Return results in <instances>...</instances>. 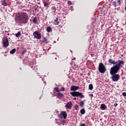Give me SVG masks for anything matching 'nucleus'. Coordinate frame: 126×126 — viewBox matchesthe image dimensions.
Listing matches in <instances>:
<instances>
[{"label":"nucleus","mask_w":126,"mask_h":126,"mask_svg":"<svg viewBox=\"0 0 126 126\" xmlns=\"http://www.w3.org/2000/svg\"><path fill=\"white\" fill-rule=\"evenodd\" d=\"M108 62L111 64H113V66L111 67L110 71V73L111 76L112 81L117 82L120 80V75L117 74L119 72V70L124 67L125 65V61L122 60H118L115 61L112 59H109Z\"/></svg>","instance_id":"1"},{"label":"nucleus","mask_w":126,"mask_h":126,"mask_svg":"<svg viewBox=\"0 0 126 126\" xmlns=\"http://www.w3.org/2000/svg\"><path fill=\"white\" fill-rule=\"evenodd\" d=\"M18 19L20 23H21L22 24H26V23L28 22L29 17H28V15L27 13L24 12H20L19 13Z\"/></svg>","instance_id":"2"},{"label":"nucleus","mask_w":126,"mask_h":126,"mask_svg":"<svg viewBox=\"0 0 126 126\" xmlns=\"http://www.w3.org/2000/svg\"><path fill=\"white\" fill-rule=\"evenodd\" d=\"M98 70L100 73H105L106 70H107L106 69V66L102 63H99Z\"/></svg>","instance_id":"3"},{"label":"nucleus","mask_w":126,"mask_h":126,"mask_svg":"<svg viewBox=\"0 0 126 126\" xmlns=\"http://www.w3.org/2000/svg\"><path fill=\"white\" fill-rule=\"evenodd\" d=\"M70 94L72 97H79L80 98H85V96L82 94V93L79 92H72Z\"/></svg>","instance_id":"4"},{"label":"nucleus","mask_w":126,"mask_h":126,"mask_svg":"<svg viewBox=\"0 0 126 126\" xmlns=\"http://www.w3.org/2000/svg\"><path fill=\"white\" fill-rule=\"evenodd\" d=\"M2 44L4 48H7L9 46V42L7 37H4L2 40Z\"/></svg>","instance_id":"5"},{"label":"nucleus","mask_w":126,"mask_h":126,"mask_svg":"<svg viewBox=\"0 0 126 126\" xmlns=\"http://www.w3.org/2000/svg\"><path fill=\"white\" fill-rule=\"evenodd\" d=\"M33 35L36 39H38V40H40V39L42 38V35H41V33H39L38 31L33 32Z\"/></svg>","instance_id":"6"},{"label":"nucleus","mask_w":126,"mask_h":126,"mask_svg":"<svg viewBox=\"0 0 126 126\" xmlns=\"http://www.w3.org/2000/svg\"><path fill=\"white\" fill-rule=\"evenodd\" d=\"M66 109H71L72 107V103L71 101H69L67 103V104L65 105Z\"/></svg>","instance_id":"7"},{"label":"nucleus","mask_w":126,"mask_h":126,"mask_svg":"<svg viewBox=\"0 0 126 126\" xmlns=\"http://www.w3.org/2000/svg\"><path fill=\"white\" fill-rule=\"evenodd\" d=\"M78 89H79V87L75 86H72L70 88L71 91H74V92L78 90Z\"/></svg>","instance_id":"8"},{"label":"nucleus","mask_w":126,"mask_h":126,"mask_svg":"<svg viewBox=\"0 0 126 126\" xmlns=\"http://www.w3.org/2000/svg\"><path fill=\"white\" fill-rule=\"evenodd\" d=\"M61 117H63V119H66V117H67V114L65 111H62L61 113Z\"/></svg>","instance_id":"9"},{"label":"nucleus","mask_w":126,"mask_h":126,"mask_svg":"<svg viewBox=\"0 0 126 126\" xmlns=\"http://www.w3.org/2000/svg\"><path fill=\"white\" fill-rule=\"evenodd\" d=\"M53 24L54 25H59L60 24V22H59V19L58 18H56L54 21Z\"/></svg>","instance_id":"10"},{"label":"nucleus","mask_w":126,"mask_h":126,"mask_svg":"<svg viewBox=\"0 0 126 126\" xmlns=\"http://www.w3.org/2000/svg\"><path fill=\"white\" fill-rule=\"evenodd\" d=\"M106 108H107V106L105 104H101L100 105V109L101 110H106Z\"/></svg>","instance_id":"11"},{"label":"nucleus","mask_w":126,"mask_h":126,"mask_svg":"<svg viewBox=\"0 0 126 126\" xmlns=\"http://www.w3.org/2000/svg\"><path fill=\"white\" fill-rule=\"evenodd\" d=\"M46 31L48 33H50V32H52V27H51L50 26L47 27V28H46Z\"/></svg>","instance_id":"12"},{"label":"nucleus","mask_w":126,"mask_h":126,"mask_svg":"<svg viewBox=\"0 0 126 126\" xmlns=\"http://www.w3.org/2000/svg\"><path fill=\"white\" fill-rule=\"evenodd\" d=\"M1 3L2 5H3V6H7V3L5 1V0H3L1 2Z\"/></svg>","instance_id":"13"},{"label":"nucleus","mask_w":126,"mask_h":126,"mask_svg":"<svg viewBox=\"0 0 126 126\" xmlns=\"http://www.w3.org/2000/svg\"><path fill=\"white\" fill-rule=\"evenodd\" d=\"M57 96L58 98H62V97H63V94H62V93H58L57 94Z\"/></svg>","instance_id":"14"},{"label":"nucleus","mask_w":126,"mask_h":126,"mask_svg":"<svg viewBox=\"0 0 126 126\" xmlns=\"http://www.w3.org/2000/svg\"><path fill=\"white\" fill-rule=\"evenodd\" d=\"M32 22L34 24H37V17L33 18V19H32Z\"/></svg>","instance_id":"15"},{"label":"nucleus","mask_w":126,"mask_h":126,"mask_svg":"<svg viewBox=\"0 0 126 126\" xmlns=\"http://www.w3.org/2000/svg\"><path fill=\"white\" fill-rule=\"evenodd\" d=\"M21 35V32H18L17 33L15 34V36H16L17 38H18V37H20Z\"/></svg>","instance_id":"16"},{"label":"nucleus","mask_w":126,"mask_h":126,"mask_svg":"<svg viewBox=\"0 0 126 126\" xmlns=\"http://www.w3.org/2000/svg\"><path fill=\"white\" fill-rule=\"evenodd\" d=\"M15 52H16V49L14 48L10 51V53L11 54H14V53H15Z\"/></svg>","instance_id":"17"},{"label":"nucleus","mask_w":126,"mask_h":126,"mask_svg":"<svg viewBox=\"0 0 126 126\" xmlns=\"http://www.w3.org/2000/svg\"><path fill=\"white\" fill-rule=\"evenodd\" d=\"M80 113L82 115H84V114H85V109H82L80 110Z\"/></svg>","instance_id":"18"},{"label":"nucleus","mask_w":126,"mask_h":126,"mask_svg":"<svg viewBox=\"0 0 126 126\" xmlns=\"http://www.w3.org/2000/svg\"><path fill=\"white\" fill-rule=\"evenodd\" d=\"M84 106V101H81L80 102V107H83Z\"/></svg>","instance_id":"19"},{"label":"nucleus","mask_w":126,"mask_h":126,"mask_svg":"<svg viewBox=\"0 0 126 126\" xmlns=\"http://www.w3.org/2000/svg\"><path fill=\"white\" fill-rule=\"evenodd\" d=\"M122 0H118L117 1V3H118V4L120 6H121V5H122Z\"/></svg>","instance_id":"20"},{"label":"nucleus","mask_w":126,"mask_h":126,"mask_svg":"<svg viewBox=\"0 0 126 126\" xmlns=\"http://www.w3.org/2000/svg\"><path fill=\"white\" fill-rule=\"evenodd\" d=\"M89 88L90 90H93V85L90 84L89 86Z\"/></svg>","instance_id":"21"},{"label":"nucleus","mask_w":126,"mask_h":126,"mask_svg":"<svg viewBox=\"0 0 126 126\" xmlns=\"http://www.w3.org/2000/svg\"><path fill=\"white\" fill-rule=\"evenodd\" d=\"M112 5L113 6H114V7H117V2L115 1H113L112 2Z\"/></svg>","instance_id":"22"},{"label":"nucleus","mask_w":126,"mask_h":126,"mask_svg":"<svg viewBox=\"0 0 126 126\" xmlns=\"http://www.w3.org/2000/svg\"><path fill=\"white\" fill-rule=\"evenodd\" d=\"M47 38L46 37H44L43 38V40H42L43 43H48V42H47Z\"/></svg>","instance_id":"23"},{"label":"nucleus","mask_w":126,"mask_h":126,"mask_svg":"<svg viewBox=\"0 0 126 126\" xmlns=\"http://www.w3.org/2000/svg\"><path fill=\"white\" fill-rule=\"evenodd\" d=\"M52 10H57V8L56 7V6H53L51 7Z\"/></svg>","instance_id":"24"},{"label":"nucleus","mask_w":126,"mask_h":126,"mask_svg":"<svg viewBox=\"0 0 126 126\" xmlns=\"http://www.w3.org/2000/svg\"><path fill=\"white\" fill-rule=\"evenodd\" d=\"M74 108H75V110H76V111H77V110L78 109V104H75L74 106Z\"/></svg>","instance_id":"25"},{"label":"nucleus","mask_w":126,"mask_h":126,"mask_svg":"<svg viewBox=\"0 0 126 126\" xmlns=\"http://www.w3.org/2000/svg\"><path fill=\"white\" fill-rule=\"evenodd\" d=\"M27 52V50L26 49H25L22 52H21V55H24L25 53Z\"/></svg>","instance_id":"26"},{"label":"nucleus","mask_w":126,"mask_h":126,"mask_svg":"<svg viewBox=\"0 0 126 126\" xmlns=\"http://www.w3.org/2000/svg\"><path fill=\"white\" fill-rule=\"evenodd\" d=\"M54 90L56 91L57 92H60V91H61V90L58 87L55 88Z\"/></svg>","instance_id":"27"},{"label":"nucleus","mask_w":126,"mask_h":126,"mask_svg":"<svg viewBox=\"0 0 126 126\" xmlns=\"http://www.w3.org/2000/svg\"><path fill=\"white\" fill-rule=\"evenodd\" d=\"M43 2L44 3V6H48V5H49V3H46V2L43 1Z\"/></svg>","instance_id":"28"},{"label":"nucleus","mask_w":126,"mask_h":126,"mask_svg":"<svg viewBox=\"0 0 126 126\" xmlns=\"http://www.w3.org/2000/svg\"><path fill=\"white\" fill-rule=\"evenodd\" d=\"M67 3L69 5H71L72 4V3L70 1H67Z\"/></svg>","instance_id":"29"},{"label":"nucleus","mask_w":126,"mask_h":126,"mask_svg":"<svg viewBox=\"0 0 126 126\" xmlns=\"http://www.w3.org/2000/svg\"><path fill=\"white\" fill-rule=\"evenodd\" d=\"M122 95L123 96H124V97H126V92L123 93Z\"/></svg>","instance_id":"30"},{"label":"nucleus","mask_w":126,"mask_h":126,"mask_svg":"<svg viewBox=\"0 0 126 126\" xmlns=\"http://www.w3.org/2000/svg\"><path fill=\"white\" fill-rule=\"evenodd\" d=\"M64 91V88L63 87L61 88L60 91Z\"/></svg>","instance_id":"31"},{"label":"nucleus","mask_w":126,"mask_h":126,"mask_svg":"<svg viewBox=\"0 0 126 126\" xmlns=\"http://www.w3.org/2000/svg\"><path fill=\"white\" fill-rule=\"evenodd\" d=\"M114 107H117V106H118V103H115L114 104Z\"/></svg>","instance_id":"32"},{"label":"nucleus","mask_w":126,"mask_h":126,"mask_svg":"<svg viewBox=\"0 0 126 126\" xmlns=\"http://www.w3.org/2000/svg\"><path fill=\"white\" fill-rule=\"evenodd\" d=\"M91 56L92 57V58H93V57H94V54H91Z\"/></svg>","instance_id":"33"},{"label":"nucleus","mask_w":126,"mask_h":126,"mask_svg":"<svg viewBox=\"0 0 126 126\" xmlns=\"http://www.w3.org/2000/svg\"><path fill=\"white\" fill-rule=\"evenodd\" d=\"M93 96H94L93 94H90V96H91V97H93Z\"/></svg>","instance_id":"34"},{"label":"nucleus","mask_w":126,"mask_h":126,"mask_svg":"<svg viewBox=\"0 0 126 126\" xmlns=\"http://www.w3.org/2000/svg\"><path fill=\"white\" fill-rule=\"evenodd\" d=\"M74 100H76V97H74Z\"/></svg>","instance_id":"35"},{"label":"nucleus","mask_w":126,"mask_h":126,"mask_svg":"<svg viewBox=\"0 0 126 126\" xmlns=\"http://www.w3.org/2000/svg\"><path fill=\"white\" fill-rule=\"evenodd\" d=\"M125 10L126 11V5L125 6Z\"/></svg>","instance_id":"36"},{"label":"nucleus","mask_w":126,"mask_h":126,"mask_svg":"<svg viewBox=\"0 0 126 126\" xmlns=\"http://www.w3.org/2000/svg\"><path fill=\"white\" fill-rule=\"evenodd\" d=\"M56 121H58V120H57V119H55Z\"/></svg>","instance_id":"37"}]
</instances>
